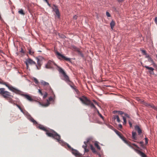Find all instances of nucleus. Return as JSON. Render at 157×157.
Listing matches in <instances>:
<instances>
[{
  "label": "nucleus",
  "mask_w": 157,
  "mask_h": 157,
  "mask_svg": "<svg viewBox=\"0 0 157 157\" xmlns=\"http://www.w3.org/2000/svg\"><path fill=\"white\" fill-rule=\"evenodd\" d=\"M37 127L40 129L46 132V134L48 136L56 139L60 143H63V141L61 139L60 135L54 130L51 129L49 130L44 126L40 124H39Z\"/></svg>",
  "instance_id": "obj_1"
},
{
  "label": "nucleus",
  "mask_w": 157,
  "mask_h": 157,
  "mask_svg": "<svg viewBox=\"0 0 157 157\" xmlns=\"http://www.w3.org/2000/svg\"><path fill=\"white\" fill-rule=\"evenodd\" d=\"M0 94L4 98L8 100L10 103L12 104L14 103V101L11 98L13 97V96L10 94V92L6 91L5 88H0Z\"/></svg>",
  "instance_id": "obj_2"
},
{
  "label": "nucleus",
  "mask_w": 157,
  "mask_h": 157,
  "mask_svg": "<svg viewBox=\"0 0 157 157\" xmlns=\"http://www.w3.org/2000/svg\"><path fill=\"white\" fill-rule=\"evenodd\" d=\"M0 84L5 85L10 90L16 94H19L21 93V91L13 87L11 85L4 82L1 78H0Z\"/></svg>",
  "instance_id": "obj_3"
},
{
  "label": "nucleus",
  "mask_w": 157,
  "mask_h": 157,
  "mask_svg": "<svg viewBox=\"0 0 157 157\" xmlns=\"http://www.w3.org/2000/svg\"><path fill=\"white\" fill-rule=\"evenodd\" d=\"M78 99L84 104L87 105H89L90 103V100L88 99L87 97L82 96V97L78 98Z\"/></svg>",
  "instance_id": "obj_4"
},
{
  "label": "nucleus",
  "mask_w": 157,
  "mask_h": 157,
  "mask_svg": "<svg viewBox=\"0 0 157 157\" xmlns=\"http://www.w3.org/2000/svg\"><path fill=\"white\" fill-rule=\"evenodd\" d=\"M56 54L57 56V58L59 59L64 60L67 61H70L71 59L70 58H68L66 57L63 55L61 54L58 52H56Z\"/></svg>",
  "instance_id": "obj_5"
},
{
  "label": "nucleus",
  "mask_w": 157,
  "mask_h": 157,
  "mask_svg": "<svg viewBox=\"0 0 157 157\" xmlns=\"http://www.w3.org/2000/svg\"><path fill=\"white\" fill-rule=\"evenodd\" d=\"M54 65L56 66H57V65L53 61L49 60L48 61L47 64L45 65V67L47 69L52 68L53 67Z\"/></svg>",
  "instance_id": "obj_6"
},
{
  "label": "nucleus",
  "mask_w": 157,
  "mask_h": 157,
  "mask_svg": "<svg viewBox=\"0 0 157 157\" xmlns=\"http://www.w3.org/2000/svg\"><path fill=\"white\" fill-rule=\"evenodd\" d=\"M58 67V71H59L63 75L64 78V80L66 79L67 80L68 78L69 77L67 75L65 72H64V70L60 67Z\"/></svg>",
  "instance_id": "obj_7"
},
{
  "label": "nucleus",
  "mask_w": 157,
  "mask_h": 157,
  "mask_svg": "<svg viewBox=\"0 0 157 157\" xmlns=\"http://www.w3.org/2000/svg\"><path fill=\"white\" fill-rule=\"evenodd\" d=\"M25 63L27 67V68H28L29 67V64L35 65L36 64V62L33 61L31 59L29 58L26 60L25 62Z\"/></svg>",
  "instance_id": "obj_8"
},
{
  "label": "nucleus",
  "mask_w": 157,
  "mask_h": 157,
  "mask_svg": "<svg viewBox=\"0 0 157 157\" xmlns=\"http://www.w3.org/2000/svg\"><path fill=\"white\" fill-rule=\"evenodd\" d=\"M116 133L119 136L120 138L125 143H127V141L126 140L125 138L123 135L119 131L116 130L115 131Z\"/></svg>",
  "instance_id": "obj_9"
},
{
  "label": "nucleus",
  "mask_w": 157,
  "mask_h": 157,
  "mask_svg": "<svg viewBox=\"0 0 157 157\" xmlns=\"http://www.w3.org/2000/svg\"><path fill=\"white\" fill-rule=\"evenodd\" d=\"M41 84L44 86V89L45 90L49 89L50 88L49 84L44 81H42L41 82Z\"/></svg>",
  "instance_id": "obj_10"
},
{
  "label": "nucleus",
  "mask_w": 157,
  "mask_h": 157,
  "mask_svg": "<svg viewBox=\"0 0 157 157\" xmlns=\"http://www.w3.org/2000/svg\"><path fill=\"white\" fill-rule=\"evenodd\" d=\"M71 151L73 155L77 157H80L82 156V155L79 153L77 150L73 149H72Z\"/></svg>",
  "instance_id": "obj_11"
},
{
  "label": "nucleus",
  "mask_w": 157,
  "mask_h": 157,
  "mask_svg": "<svg viewBox=\"0 0 157 157\" xmlns=\"http://www.w3.org/2000/svg\"><path fill=\"white\" fill-rule=\"evenodd\" d=\"M53 11L55 12L56 15H57L58 17H59L60 16L59 12L57 7L55 5H53V7L52 8Z\"/></svg>",
  "instance_id": "obj_12"
},
{
  "label": "nucleus",
  "mask_w": 157,
  "mask_h": 157,
  "mask_svg": "<svg viewBox=\"0 0 157 157\" xmlns=\"http://www.w3.org/2000/svg\"><path fill=\"white\" fill-rule=\"evenodd\" d=\"M144 67L149 70L148 72L150 74L153 75L154 74V68L151 67H149L147 66H145Z\"/></svg>",
  "instance_id": "obj_13"
},
{
  "label": "nucleus",
  "mask_w": 157,
  "mask_h": 157,
  "mask_svg": "<svg viewBox=\"0 0 157 157\" xmlns=\"http://www.w3.org/2000/svg\"><path fill=\"white\" fill-rule=\"evenodd\" d=\"M142 103L144 105L146 106L151 108H152L153 109L157 110V108H156L153 105H151L150 104L146 103L144 101H142Z\"/></svg>",
  "instance_id": "obj_14"
},
{
  "label": "nucleus",
  "mask_w": 157,
  "mask_h": 157,
  "mask_svg": "<svg viewBox=\"0 0 157 157\" xmlns=\"http://www.w3.org/2000/svg\"><path fill=\"white\" fill-rule=\"evenodd\" d=\"M65 81L70 86L72 89L74 90V89L76 88L74 86L73 83L70 80L69 78H68L67 80L66 79Z\"/></svg>",
  "instance_id": "obj_15"
},
{
  "label": "nucleus",
  "mask_w": 157,
  "mask_h": 157,
  "mask_svg": "<svg viewBox=\"0 0 157 157\" xmlns=\"http://www.w3.org/2000/svg\"><path fill=\"white\" fill-rule=\"evenodd\" d=\"M136 152L139 154L141 157H147V155L138 149H135Z\"/></svg>",
  "instance_id": "obj_16"
},
{
  "label": "nucleus",
  "mask_w": 157,
  "mask_h": 157,
  "mask_svg": "<svg viewBox=\"0 0 157 157\" xmlns=\"http://www.w3.org/2000/svg\"><path fill=\"white\" fill-rule=\"evenodd\" d=\"M22 95L29 101H32L33 100V99L29 95L27 94H23Z\"/></svg>",
  "instance_id": "obj_17"
},
{
  "label": "nucleus",
  "mask_w": 157,
  "mask_h": 157,
  "mask_svg": "<svg viewBox=\"0 0 157 157\" xmlns=\"http://www.w3.org/2000/svg\"><path fill=\"white\" fill-rule=\"evenodd\" d=\"M35 65L38 70L40 69L41 64V61L39 59H37V64Z\"/></svg>",
  "instance_id": "obj_18"
},
{
  "label": "nucleus",
  "mask_w": 157,
  "mask_h": 157,
  "mask_svg": "<svg viewBox=\"0 0 157 157\" xmlns=\"http://www.w3.org/2000/svg\"><path fill=\"white\" fill-rule=\"evenodd\" d=\"M135 129L137 131L139 135H140L142 133V130L139 126L136 125L135 127Z\"/></svg>",
  "instance_id": "obj_19"
},
{
  "label": "nucleus",
  "mask_w": 157,
  "mask_h": 157,
  "mask_svg": "<svg viewBox=\"0 0 157 157\" xmlns=\"http://www.w3.org/2000/svg\"><path fill=\"white\" fill-rule=\"evenodd\" d=\"M53 100V98L51 97H50L49 98L48 100H47V102L45 104L44 106H48L50 104V103L49 102L50 101H52Z\"/></svg>",
  "instance_id": "obj_20"
},
{
  "label": "nucleus",
  "mask_w": 157,
  "mask_h": 157,
  "mask_svg": "<svg viewBox=\"0 0 157 157\" xmlns=\"http://www.w3.org/2000/svg\"><path fill=\"white\" fill-rule=\"evenodd\" d=\"M115 25V22L112 20L110 23V26L111 29H113Z\"/></svg>",
  "instance_id": "obj_21"
},
{
  "label": "nucleus",
  "mask_w": 157,
  "mask_h": 157,
  "mask_svg": "<svg viewBox=\"0 0 157 157\" xmlns=\"http://www.w3.org/2000/svg\"><path fill=\"white\" fill-rule=\"evenodd\" d=\"M132 139L134 140H137V137L136 136V133L135 132H132Z\"/></svg>",
  "instance_id": "obj_22"
},
{
  "label": "nucleus",
  "mask_w": 157,
  "mask_h": 157,
  "mask_svg": "<svg viewBox=\"0 0 157 157\" xmlns=\"http://www.w3.org/2000/svg\"><path fill=\"white\" fill-rule=\"evenodd\" d=\"M125 143L126 144H127L130 147L132 148V149H133L135 151V149L134 148L132 144V143H131L130 142L127 141V143Z\"/></svg>",
  "instance_id": "obj_23"
},
{
  "label": "nucleus",
  "mask_w": 157,
  "mask_h": 157,
  "mask_svg": "<svg viewBox=\"0 0 157 157\" xmlns=\"http://www.w3.org/2000/svg\"><path fill=\"white\" fill-rule=\"evenodd\" d=\"M18 13L19 14H21L22 15H24L25 14L23 10L22 9H20L18 11Z\"/></svg>",
  "instance_id": "obj_24"
},
{
  "label": "nucleus",
  "mask_w": 157,
  "mask_h": 157,
  "mask_svg": "<svg viewBox=\"0 0 157 157\" xmlns=\"http://www.w3.org/2000/svg\"><path fill=\"white\" fill-rule=\"evenodd\" d=\"M114 119H116L118 123H119L121 122V120L118 115H116L114 117Z\"/></svg>",
  "instance_id": "obj_25"
},
{
  "label": "nucleus",
  "mask_w": 157,
  "mask_h": 157,
  "mask_svg": "<svg viewBox=\"0 0 157 157\" xmlns=\"http://www.w3.org/2000/svg\"><path fill=\"white\" fill-rule=\"evenodd\" d=\"M89 105H90V107L91 108H94V109L97 110V109L96 107L93 104V103H92L91 101H90V103L89 104Z\"/></svg>",
  "instance_id": "obj_26"
},
{
  "label": "nucleus",
  "mask_w": 157,
  "mask_h": 157,
  "mask_svg": "<svg viewBox=\"0 0 157 157\" xmlns=\"http://www.w3.org/2000/svg\"><path fill=\"white\" fill-rule=\"evenodd\" d=\"M94 145L99 150H100L101 149V147H100V146L98 145V143L97 142H95L94 143Z\"/></svg>",
  "instance_id": "obj_27"
},
{
  "label": "nucleus",
  "mask_w": 157,
  "mask_h": 157,
  "mask_svg": "<svg viewBox=\"0 0 157 157\" xmlns=\"http://www.w3.org/2000/svg\"><path fill=\"white\" fill-rule=\"evenodd\" d=\"M89 142L88 140L87 141L84 142V144L82 146V147L84 149H85L87 147V144Z\"/></svg>",
  "instance_id": "obj_28"
},
{
  "label": "nucleus",
  "mask_w": 157,
  "mask_h": 157,
  "mask_svg": "<svg viewBox=\"0 0 157 157\" xmlns=\"http://www.w3.org/2000/svg\"><path fill=\"white\" fill-rule=\"evenodd\" d=\"M90 149L92 151V152L94 153L96 152L95 148L92 145H90Z\"/></svg>",
  "instance_id": "obj_29"
},
{
  "label": "nucleus",
  "mask_w": 157,
  "mask_h": 157,
  "mask_svg": "<svg viewBox=\"0 0 157 157\" xmlns=\"http://www.w3.org/2000/svg\"><path fill=\"white\" fill-rule=\"evenodd\" d=\"M77 51L78 52V54L80 55V56H82V57H83V55L82 53V52L80 51V50L78 49H77Z\"/></svg>",
  "instance_id": "obj_30"
},
{
  "label": "nucleus",
  "mask_w": 157,
  "mask_h": 157,
  "mask_svg": "<svg viewBox=\"0 0 157 157\" xmlns=\"http://www.w3.org/2000/svg\"><path fill=\"white\" fill-rule=\"evenodd\" d=\"M65 145L69 149V150H70L71 151L72 150V149H73L72 148L69 144L66 143L65 144Z\"/></svg>",
  "instance_id": "obj_31"
},
{
  "label": "nucleus",
  "mask_w": 157,
  "mask_h": 157,
  "mask_svg": "<svg viewBox=\"0 0 157 157\" xmlns=\"http://www.w3.org/2000/svg\"><path fill=\"white\" fill-rule=\"evenodd\" d=\"M122 117H123V120H124L123 124H126V118L124 116H122Z\"/></svg>",
  "instance_id": "obj_32"
},
{
  "label": "nucleus",
  "mask_w": 157,
  "mask_h": 157,
  "mask_svg": "<svg viewBox=\"0 0 157 157\" xmlns=\"http://www.w3.org/2000/svg\"><path fill=\"white\" fill-rule=\"evenodd\" d=\"M148 62H150L151 63H153V62L154 61L153 60L151 57H150V58L148 59Z\"/></svg>",
  "instance_id": "obj_33"
},
{
  "label": "nucleus",
  "mask_w": 157,
  "mask_h": 157,
  "mask_svg": "<svg viewBox=\"0 0 157 157\" xmlns=\"http://www.w3.org/2000/svg\"><path fill=\"white\" fill-rule=\"evenodd\" d=\"M97 112H98V115L101 118H102L103 119V116L102 115L100 114L99 111L97 109Z\"/></svg>",
  "instance_id": "obj_34"
},
{
  "label": "nucleus",
  "mask_w": 157,
  "mask_h": 157,
  "mask_svg": "<svg viewBox=\"0 0 157 157\" xmlns=\"http://www.w3.org/2000/svg\"><path fill=\"white\" fill-rule=\"evenodd\" d=\"M33 80L35 83L38 84L39 83V82L36 78H34Z\"/></svg>",
  "instance_id": "obj_35"
},
{
  "label": "nucleus",
  "mask_w": 157,
  "mask_h": 157,
  "mask_svg": "<svg viewBox=\"0 0 157 157\" xmlns=\"http://www.w3.org/2000/svg\"><path fill=\"white\" fill-rule=\"evenodd\" d=\"M29 53L30 55H32L33 53V52L32 51L31 49H29Z\"/></svg>",
  "instance_id": "obj_36"
},
{
  "label": "nucleus",
  "mask_w": 157,
  "mask_h": 157,
  "mask_svg": "<svg viewBox=\"0 0 157 157\" xmlns=\"http://www.w3.org/2000/svg\"><path fill=\"white\" fill-rule=\"evenodd\" d=\"M16 105L18 107V108L22 112H23V110H22V109L21 108V106L18 105L17 104H16Z\"/></svg>",
  "instance_id": "obj_37"
},
{
  "label": "nucleus",
  "mask_w": 157,
  "mask_h": 157,
  "mask_svg": "<svg viewBox=\"0 0 157 157\" xmlns=\"http://www.w3.org/2000/svg\"><path fill=\"white\" fill-rule=\"evenodd\" d=\"M124 117H126L128 118H130L129 115L127 113H125L124 114Z\"/></svg>",
  "instance_id": "obj_38"
},
{
  "label": "nucleus",
  "mask_w": 157,
  "mask_h": 157,
  "mask_svg": "<svg viewBox=\"0 0 157 157\" xmlns=\"http://www.w3.org/2000/svg\"><path fill=\"white\" fill-rule=\"evenodd\" d=\"M29 119L32 122L34 120L33 118L31 116H29Z\"/></svg>",
  "instance_id": "obj_39"
},
{
  "label": "nucleus",
  "mask_w": 157,
  "mask_h": 157,
  "mask_svg": "<svg viewBox=\"0 0 157 157\" xmlns=\"http://www.w3.org/2000/svg\"><path fill=\"white\" fill-rule=\"evenodd\" d=\"M118 113L119 114L121 115H122L123 114H124L125 113L121 111H118Z\"/></svg>",
  "instance_id": "obj_40"
},
{
  "label": "nucleus",
  "mask_w": 157,
  "mask_h": 157,
  "mask_svg": "<svg viewBox=\"0 0 157 157\" xmlns=\"http://www.w3.org/2000/svg\"><path fill=\"white\" fill-rule=\"evenodd\" d=\"M152 65L154 67H156L157 66L156 64L154 61L153 62V63H152Z\"/></svg>",
  "instance_id": "obj_41"
},
{
  "label": "nucleus",
  "mask_w": 157,
  "mask_h": 157,
  "mask_svg": "<svg viewBox=\"0 0 157 157\" xmlns=\"http://www.w3.org/2000/svg\"><path fill=\"white\" fill-rule=\"evenodd\" d=\"M106 15L108 17H110L111 15L107 11L106 12Z\"/></svg>",
  "instance_id": "obj_42"
},
{
  "label": "nucleus",
  "mask_w": 157,
  "mask_h": 157,
  "mask_svg": "<svg viewBox=\"0 0 157 157\" xmlns=\"http://www.w3.org/2000/svg\"><path fill=\"white\" fill-rule=\"evenodd\" d=\"M133 146H134L135 147H136L137 148H139V147L137 145L134 144H132Z\"/></svg>",
  "instance_id": "obj_43"
},
{
  "label": "nucleus",
  "mask_w": 157,
  "mask_h": 157,
  "mask_svg": "<svg viewBox=\"0 0 157 157\" xmlns=\"http://www.w3.org/2000/svg\"><path fill=\"white\" fill-rule=\"evenodd\" d=\"M146 55L145 58H148V59L151 57V56H150L148 54H147L146 55Z\"/></svg>",
  "instance_id": "obj_44"
},
{
  "label": "nucleus",
  "mask_w": 157,
  "mask_h": 157,
  "mask_svg": "<svg viewBox=\"0 0 157 157\" xmlns=\"http://www.w3.org/2000/svg\"><path fill=\"white\" fill-rule=\"evenodd\" d=\"M48 94L47 93H45V94L44 95L43 98H46Z\"/></svg>",
  "instance_id": "obj_45"
},
{
  "label": "nucleus",
  "mask_w": 157,
  "mask_h": 157,
  "mask_svg": "<svg viewBox=\"0 0 157 157\" xmlns=\"http://www.w3.org/2000/svg\"><path fill=\"white\" fill-rule=\"evenodd\" d=\"M141 145V146H143L144 142L143 141H141L139 143Z\"/></svg>",
  "instance_id": "obj_46"
},
{
  "label": "nucleus",
  "mask_w": 157,
  "mask_h": 157,
  "mask_svg": "<svg viewBox=\"0 0 157 157\" xmlns=\"http://www.w3.org/2000/svg\"><path fill=\"white\" fill-rule=\"evenodd\" d=\"M38 92L41 95H43V94L41 90H40V89H39Z\"/></svg>",
  "instance_id": "obj_47"
},
{
  "label": "nucleus",
  "mask_w": 157,
  "mask_h": 157,
  "mask_svg": "<svg viewBox=\"0 0 157 157\" xmlns=\"http://www.w3.org/2000/svg\"><path fill=\"white\" fill-rule=\"evenodd\" d=\"M154 21L155 24L157 25V17H155L154 20Z\"/></svg>",
  "instance_id": "obj_48"
},
{
  "label": "nucleus",
  "mask_w": 157,
  "mask_h": 157,
  "mask_svg": "<svg viewBox=\"0 0 157 157\" xmlns=\"http://www.w3.org/2000/svg\"><path fill=\"white\" fill-rule=\"evenodd\" d=\"M142 52L144 54V55H146V54H147L146 53V51L145 50H142Z\"/></svg>",
  "instance_id": "obj_49"
},
{
  "label": "nucleus",
  "mask_w": 157,
  "mask_h": 157,
  "mask_svg": "<svg viewBox=\"0 0 157 157\" xmlns=\"http://www.w3.org/2000/svg\"><path fill=\"white\" fill-rule=\"evenodd\" d=\"M145 143L146 144H148V139L147 138H145Z\"/></svg>",
  "instance_id": "obj_50"
},
{
  "label": "nucleus",
  "mask_w": 157,
  "mask_h": 157,
  "mask_svg": "<svg viewBox=\"0 0 157 157\" xmlns=\"http://www.w3.org/2000/svg\"><path fill=\"white\" fill-rule=\"evenodd\" d=\"M74 90L76 92L77 94H78L79 92V91L76 88L74 89Z\"/></svg>",
  "instance_id": "obj_51"
},
{
  "label": "nucleus",
  "mask_w": 157,
  "mask_h": 157,
  "mask_svg": "<svg viewBox=\"0 0 157 157\" xmlns=\"http://www.w3.org/2000/svg\"><path fill=\"white\" fill-rule=\"evenodd\" d=\"M32 122H33V124H37V122L34 120L33 121H32Z\"/></svg>",
  "instance_id": "obj_52"
},
{
  "label": "nucleus",
  "mask_w": 157,
  "mask_h": 157,
  "mask_svg": "<svg viewBox=\"0 0 157 157\" xmlns=\"http://www.w3.org/2000/svg\"><path fill=\"white\" fill-rule=\"evenodd\" d=\"M77 16L75 15L73 17V18L75 19H76L77 18Z\"/></svg>",
  "instance_id": "obj_53"
},
{
  "label": "nucleus",
  "mask_w": 157,
  "mask_h": 157,
  "mask_svg": "<svg viewBox=\"0 0 157 157\" xmlns=\"http://www.w3.org/2000/svg\"><path fill=\"white\" fill-rule=\"evenodd\" d=\"M118 127L119 128H122V125L121 124H119L118 125Z\"/></svg>",
  "instance_id": "obj_54"
},
{
  "label": "nucleus",
  "mask_w": 157,
  "mask_h": 157,
  "mask_svg": "<svg viewBox=\"0 0 157 157\" xmlns=\"http://www.w3.org/2000/svg\"><path fill=\"white\" fill-rule=\"evenodd\" d=\"M93 101L95 104L98 105V103L95 100H93Z\"/></svg>",
  "instance_id": "obj_55"
},
{
  "label": "nucleus",
  "mask_w": 157,
  "mask_h": 157,
  "mask_svg": "<svg viewBox=\"0 0 157 157\" xmlns=\"http://www.w3.org/2000/svg\"><path fill=\"white\" fill-rule=\"evenodd\" d=\"M89 151V150L88 149H86V148L84 149L85 152H87Z\"/></svg>",
  "instance_id": "obj_56"
},
{
  "label": "nucleus",
  "mask_w": 157,
  "mask_h": 157,
  "mask_svg": "<svg viewBox=\"0 0 157 157\" xmlns=\"http://www.w3.org/2000/svg\"><path fill=\"white\" fill-rule=\"evenodd\" d=\"M128 122H129V124L130 127H132V123H131V122L129 121Z\"/></svg>",
  "instance_id": "obj_57"
},
{
  "label": "nucleus",
  "mask_w": 157,
  "mask_h": 157,
  "mask_svg": "<svg viewBox=\"0 0 157 157\" xmlns=\"http://www.w3.org/2000/svg\"><path fill=\"white\" fill-rule=\"evenodd\" d=\"M124 0H118V1L119 2H122Z\"/></svg>",
  "instance_id": "obj_58"
},
{
  "label": "nucleus",
  "mask_w": 157,
  "mask_h": 157,
  "mask_svg": "<svg viewBox=\"0 0 157 157\" xmlns=\"http://www.w3.org/2000/svg\"><path fill=\"white\" fill-rule=\"evenodd\" d=\"M141 147L143 148H144V149H145V146H144V145H143V146H141Z\"/></svg>",
  "instance_id": "obj_59"
},
{
  "label": "nucleus",
  "mask_w": 157,
  "mask_h": 157,
  "mask_svg": "<svg viewBox=\"0 0 157 157\" xmlns=\"http://www.w3.org/2000/svg\"><path fill=\"white\" fill-rule=\"evenodd\" d=\"M47 4L48 6H51L50 4L48 2H47Z\"/></svg>",
  "instance_id": "obj_60"
},
{
  "label": "nucleus",
  "mask_w": 157,
  "mask_h": 157,
  "mask_svg": "<svg viewBox=\"0 0 157 157\" xmlns=\"http://www.w3.org/2000/svg\"><path fill=\"white\" fill-rule=\"evenodd\" d=\"M44 1H45L46 3L48 2V0H44Z\"/></svg>",
  "instance_id": "obj_61"
},
{
  "label": "nucleus",
  "mask_w": 157,
  "mask_h": 157,
  "mask_svg": "<svg viewBox=\"0 0 157 157\" xmlns=\"http://www.w3.org/2000/svg\"><path fill=\"white\" fill-rule=\"evenodd\" d=\"M2 17H1V16L0 17V19L1 20H2Z\"/></svg>",
  "instance_id": "obj_62"
},
{
  "label": "nucleus",
  "mask_w": 157,
  "mask_h": 157,
  "mask_svg": "<svg viewBox=\"0 0 157 157\" xmlns=\"http://www.w3.org/2000/svg\"><path fill=\"white\" fill-rule=\"evenodd\" d=\"M21 52H22V50L21 51Z\"/></svg>",
  "instance_id": "obj_63"
}]
</instances>
